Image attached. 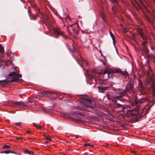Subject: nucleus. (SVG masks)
Masks as SVG:
<instances>
[{
  "label": "nucleus",
  "instance_id": "obj_59",
  "mask_svg": "<svg viewBox=\"0 0 155 155\" xmlns=\"http://www.w3.org/2000/svg\"><path fill=\"white\" fill-rule=\"evenodd\" d=\"M132 152H133H133H135V151H133Z\"/></svg>",
  "mask_w": 155,
  "mask_h": 155
},
{
  "label": "nucleus",
  "instance_id": "obj_5",
  "mask_svg": "<svg viewBox=\"0 0 155 155\" xmlns=\"http://www.w3.org/2000/svg\"><path fill=\"white\" fill-rule=\"evenodd\" d=\"M134 80V79L133 78H130L128 80L124 91H125L126 92V91H129L132 90Z\"/></svg>",
  "mask_w": 155,
  "mask_h": 155
},
{
  "label": "nucleus",
  "instance_id": "obj_49",
  "mask_svg": "<svg viewBox=\"0 0 155 155\" xmlns=\"http://www.w3.org/2000/svg\"><path fill=\"white\" fill-rule=\"evenodd\" d=\"M104 75V78H105H105H106L107 77V75H105V74Z\"/></svg>",
  "mask_w": 155,
  "mask_h": 155
},
{
  "label": "nucleus",
  "instance_id": "obj_35",
  "mask_svg": "<svg viewBox=\"0 0 155 155\" xmlns=\"http://www.w3.org/2000/svg\"><path fill=\"white\" fill-rule=\"evenodd\" d=\"M155 103V101L154 102L153 101H150L149 103V105H150V106L151 107L154 105Z\"/></svg>",
  "mask_w": 155,
  "mask_h": 155
},
{
  "label": "nucleus",
  "instance_id": "obj_29",
  "mask_svg": "<svg viewBox=\"0 0 155 155\" xmlns=\"http://www.w3.org/2000/svg\"><path fill=\"white\" fill-rule=\"evenodd\" d=\"M11 147L10 146L5 145H4L2 147V149H8L10 148Z\"/></svg>",
  "mask_w": 155,
  "mask_h": 155
},
{
  "label": "nucleus",
  "instance_id": "obj_3",
  "mask_svg": "<svg viewBox=\"0 0 155 155\" xmlns=\"http://www.w3.org/2000/svg\"><path fill=\"white\" fill-rule=\"evenodd\" d=\"M53 30L54 31V36L56 38H58L59 35H61L64 38H65V37L63 32L59 28H53Z\"/></svg>",
  "mask_w": 155,
  "mask_h": 155
},
{
  "label": "nucleus",
  "instance_id": "obj_32",
  "mask_svg": "<svg viewBox=\"0 0 155 155\" xmlns=\"http://www.w3.org/2000/svg\"><path fill=\"white\" fill-rule=\"evenodd\" d=\"M4 51V48L2 47L1 45H0V53L3 54V53Z\"/></svg>",
  "mask_w": 155,
  "mask_h": 155
},
{
  "label": "nucleus",
  "instance_id": "obj_10",
  "mask_svg": "<svg viewBox=\"0 0 155 155\" xmlns=\"http://www.w3.org/2000/svg\"><path fill=\"white\" fill-rule=\"evenodd\" d=\"M137 88L140 90V93L142 95H145L146 94V91L142 86V82L139 80V86Z\"/></svg>",
  "mask_w": 155,
  "mask_h": 155
},
{
  "label": "nucleus",
  "instance_id": "obj_11",
  "mask_svg": "<svg viewBox=\"0 0 155 155\" xmlns=\"http://www.w3.org/2000/svg\"><path fill=\"white\" fill-rule=\"evenodd\" d=\"M72 29L75 33L76 34H78L79 30V25L76 23H74V28H72Z\"/></svg>",
  "mask_w": 155,
  "mask_h": 155
},
{
  "label": "nucleus",
  "instance_id": "obj_37",
  "mask_svg": "<svg viewBox=\"0 0 155 155\" xmlns=\"http://www.w3.org/2000/svg\"><path fill=\"white\" fill-rule=\"evenodd\" d=\"M109 33H110V35L112 39H114V35L110 31Z\"/></svg>",
  "mask_w": 155,
  "mask_h": 155
},
{
  "label": "nucleus",
  "instance_id": "obj_23",
  "mask_svg": "<svg viewBox=\"0 0 155 155\" xmlns=\"http://www.w3.org/2000/svg\"><path fill=\"white\" fill-rule=\"evenodd\" d=\"M43 17L46 22L49 23V19L48 17L46 15H43Z\"/></svg>",
  "mask_w": 155,
  "mask_h": 155
},
{
  "label": "nucleus",
  "instance_id": "obj_54",
  "mask_svg": "<svg viewBox=\"0 0 155 155\" xmlns=\"http://www.w3.org/2000/svg\"><path fill=\"white\" fill-rule=\"evenodd\" d=\"M91 146V147H94V146L93 145H91V146Z\"/></svg>",
  "mask_w": 155,
  "mask_h": 155
},
{
  "label": "nucleus",
  "instance_id": "obj_22",
  "mask_svg": "<svg viewBox=\"0 0 155 155\" xmlns=\"http://www.w3.org/2000/svg\"><path fill=\"white\" fill-rule=\"evenodd\" d=\"M77 62H80L83 60L81 56L78 54V56L77 57V59H76Z\"/></svg>",
  "mask_w": 155,
  "mask_h": 155
},
{
  "label": "nucleus",
  "instance_id": "obj_53",
  "mask_svg": "<svg viewBox=\"0 0 155 155\" xmlns=\"http://www.w3.org/2000/svg\"><path fill=\"white\" fill-rule=\"evenodd\" d=\"M45 142L46 143H48V141H45Z\"/></svg>",
  "mask_w": 155,
  "mask_h": 155
},
{
  "label": "nucleus",
  "instance_id": "obj_46",
  "mask_svg": "<svg viewBox=\"0 0 155 155\" xmlns=\"http://www.w3.org/2000/svg\"><path fill=\"white\" fill-rule=\"evenodd\" d=\"M22 138L21 137H16V139L17 140H19L20 139H22Z\"/></svg>",
  "mask_w": 155,
  "mask_h": 155
},
{
  "label": "nucleus",
  "instance_id": "obj_43",
  "mask_svg": "<svg viewBox=\"0 0 155 155\" xmlns=\"http://www.w3.org/2000/svg\"><path fill=\"white\" fill-rule=\"evenodd\" d=\"M74 24H72V25H69L68 27V28H69V27H72V28H73L72 27L73 26H74Z\"/></svg>",
  "mask_w": 155,
  "mask_h": 155
},
{
  "label": "nucleus",
  "instance_id": "obj_20",
  "mask_svg": "<svg viewBox=\"0 0 155 155\" xmlns=\"http://www.w3.org/2000/svg\"><path fill=\"white\" fill-rule=\"evenodd\" d=\"M69 118L72 119L74 121H75L76 122H81V120L80 119H75L73 118L72 117L69 116Z\"/></svg>",
  "mask_w": 155,
  "mask_h": 155
},
{
  "label": "nucleus",
  "instance_id": "obj_9",
  "mask_svg": "<svg viewBox=\"0 0 155 155\" xmlns=\"http://www.w3.org/2000/svg\"><path fill=\"white\" fill-rule=\"evenodd\" d=\"M12 106L13 107H24L26 105L22 101H15L12 103Z\"/></svg>",
  "mask_w": 155,
  "mask_h": 155
},
{
  "label": "nucleus",
  "instance_id": "obj_40",
  "mask_svg": "<svg viewBox=\"0 0 155 155\" xmlns=\"http://www.w3.org/2000/svg\"><path fill=\"white\" fill-rule=\"evenodd\" d=\"M65 20L67 21V20H69V21H71V20L70 18V17L68 16H67L65 18Z\"/></svg>",
  "mask_w": 155,
  "mask_h": 155
},
{
  "label": "nucleus",
  "instance_id": "obj_56",
  "mask_svg": "<svg viewBox=\"0 0 155 155\" xmlns=\"http://www.w3.org/2000/svg\"><path fill=\"white\" fill-rule=\"evenodd\" d=\"M137 4L138 5V6L140 7V8H141L140 6V5H139V4H138L137 3Z\"/></svg>",
  "mask_w": 155,
  "mask_h": 155
},
{
  "label": "nucleus",
  "instance_id": "obj_50",
  "mask_svg": "<svg viewBox=\"0 0 155 155\" xmlns=\"http://www.w3.org/2000/svg\"><path fill=\"white\" fill-rule=\"evenodd\" d=\"M77 113L76 112H74L73 113V115L74 116H75V115L77 114Z\"/></svg>",
  "mask_w": 155,
  "mask_h": 155
},
{
  "label": "nucleus",
  "instance_id": "obj_18",
  "mask_svg": "<svg viewBox=\"0 0 155 155\" xmlns=\"http://www.w3.org/2000/svg\"><path fill=\"white\" fill-rule=\"evenodd\" d=\"M38 15V14H36L34 15H32L31 16H30V19L31 20H35L37 19V17Z\"/></svg>",
  "mask_w": 155,
  "mask_h": 155
},
{
  "label": "nucleus",
  "instance_id": "obj_38",
  "mask_svg": "<svg viewBox=\"0 0 155 155\" xmlns=\"http://www.w3.org/2000/svg\"><path fill=\"white\" fill-rule=\"evenodd\" d=\"M146 99L145 98H142L140 99V102L142 103L143 102L146 101Z\"/></svg>",
  "mask_w": 155,
  "mask_h": 155
},
{
  "label": "nucleus",
  "instance_id": "obj_44",
  "mask_svg": "<svg viewBox=\"0 0 155 155\" xmlns=\"http://www.w3.org/2000/svg\"><path fill=\"white\" fill-rule=\"evenodd\" d=\"M112 2L113 3L115 2V3H117L118 1L117 0H112Z\"/></svg>",
  "mask_w": 155,
  "mask_h": 155
},
{
  "label": "nucleus",
  "instance_id": "obj_25",
  "mask_svg": "<svg viewBox=\"0 0 155 155\" xmlns=\"http://www.w3.org/2000/svg\"><path fill=\"white\" fill-rule=\"evenodd\" d=\"M2 153H5L6 154H8L10 153H15L13 151L10 150H7L2 152Z\"/></svg>",
  "mask_w": 155,
  "mask_h": 155
},
{
  "label": "nucleus",
  "instance_id": "obj_6",
  "mask_svg": "<svg viewBox=\"0 0 155 155\" xmlns=\"http://www.w3.org/2000/svg\"><path fill=\"white\" fill-rule=\"evenodd\" d=\"M48 94H50L51 96H52V94H53L55 96H57L58 94V92L55 91H54L53 92H48L45 91L42 92V96H44L45 97H47L51 100H53V98L51 97L50 96L47 95Z\"/></svg>",
  "mask_w": 155,
  "mask_h": 155
},
{
  "label": "nucleus",
  "instance_id": "obj_4",
  "mask_svg": "<svg viewBox=\"0 0 155 155\" xmlns=\"http://www.w3.org/2000/svg\"><path fill=\"white\" fill-rule=\"evenodd\" d=\"M8 76L9 77H13L11 81L16 82L18 81L19 78L21 77L22 75L17 74L16 72L13 71L10 73L8 74Z\"/></svg>",
  "mask_w": 155,
  "mask_h": 155
},
{
  "label": "nucleus",
  "instance_id": "obj_34",
  "mask_svg": "<svg viewBox=\"0 0 155 155\" xmlns=\"http://www.w3.org/2000/svg\"><path fill=\"white\" fill-rule=\"evenodd\" d=\"M73 47V49L72 51L74 52H77V49L75 47V46H74V45H72Z\"/></svg>",
  "mask_w": 155,
  "mask_h": 155
},
{
  "label": "nucleus",
  "instance_id": "obj_13",
  "mask_svg": "<svg viewBox=\"0 0 155 155\" xmlns=\"http://www.w3.org/2000/svg\"><path fill=\"white\" fill-rule=\"evenodd\" d=\"M138 33L140 35V37L142 38V39L143 40L146 39V37L144 35L143 32V30L141 29L139 30L138 31Z\"/></svg>",
  "mask_w": 155,
  "mask_h": 155
},
{
  "label": "nucleus",
  "instance_id": "obj_58",
  "mask_svg": "<svg viewBox=\"0 0 155 155\" xmlns=\"http://www.w3.org/2000/svg\"><path fill=\"white\" fill-rule=\"evenodd\" d=\"M153 92L155 94V91Z\"/></svg>",
  "mask_w": 155,
  "mask_h": 155
},
{
  "label": "nucleus",
  "instance_id": "obj_17",
  "mask_svg": "<svg viewBox=\"0 0 155 155\" xmlns=\"http://www.w3.org/2000/svg\"><path fill=\"white\" fill-rule=\"evenodd\" d=\"M101 16L102 17L103 21V23L104 25L105 26V24L107 23V21L105 19V15L104 14L101 13Z\"/></svg>",
  "mask_w": 155,
  "mask_h": 155
},
{
  "label": "nucleus",
  "instance_id": "obj_15",
  "mask_svg": "<svg viewBox=\"0 0 155 155\" xmlns=\"http://www.w3.org/2000/svg\"><path fill=\"white\" fill-rule=\"evenodd\" d=\"M146 18L147 20L151 24L153 25H155V16L153 17V18L152 19H151L149 17L147 16L146 17Z\"/></svg>",
  "mask_w": 155,
  "mask_h": 155
},
{
  "label": "nucleus",
  "instance_id": "obj_51",
  "mask_svg": "<svg viewBox=\"0 0 155 155\" xmlns=\"http://www.w3.org/2000/svg\"><path fill=\"white\" fill-rule=\"evenodd\" d=\"M26 132L27 133H29V134H31V131H27Z\"/></svg>",
  "mask_w": 155,
  "mask_h": 155
},
{
  "label": "nucleus",
  "instance_id": "obj_42",
  "mask_svg": "<svg viewBox=\"0 0 155 155\" xmlns=\"http://www.w3.org/2000/svg\"><path fill=\"white\" fill-rule=\"evenodd\" d=\"M39 23L40 24H41L44 23V21L42 19H41V20H40L39 21Z\"/></svg>",
  "mask_w": 155,
  "mask_h": 155
},
{
  "label": "nucleus",
  "instance_id": "obj_2",
  "mask_svg": "<svg viewBox=\"0 0 155 155\" xmlns=\"http://www.w3.org/2000/svg\"><path fill=\"white\" fill-rule=\"evenodd\" d=\"M80 101L85 107L91 109L94 108V107L93 105V101L89 98L87 97H83L81 98Z\"/></svg>",
  "mask_w": 155,
  "mask_h": 155
},
{
  "label": "nucleus",
  "instance_id": "obj_48",
  "mask_svg": "<svg viewBox=\"0 0 155 155\" xmlns=\"http://www.w3.org/2000/svg\"><path fill=\"white\" fill-rule=\"evenodd\" d=\"M113 40L114 44V45H115V38H114V39H113Z\"/></svg>",
  "mask_w": 155,
  "mask_h": 155
},
{
  "label": "nucleus",
  "instance_id": "obj_19",
  "mask_svg": "<svg viewBox=\"0 0 155 155\" xmlns=\"http://www.w3.org/2000/svg\"><path fill=\"white\" fill-rule=\"evenodd\" d=\"M146 44V42L145 41H144L142 44V45L143 48V49L144 50H146V51H145V52H147L148 51V49H147V48H146L145 46V44Z\"/></svg>",
  "mask_w": 155,
  "mask_h": 155
},
{
  "label": "nucleus",
  "instance_id": "obj_45",
  "mask_svg": "<svg viewBox=\"0 0 155 155\" xmlns=\"http://www.w3.org/2000/svg\"><path fill=\"white\" fill-rule=\"evenodd\" d=\"M121 127H123V128H124L125 127V124H121Z\"/></svg>",
  "mask_w": 155,
  "mask_h": 155
},
{
  "label": "nucleus",
  "instance_id": "obj_39",
  "mask_svg": "<svg viewBox=\"0 0 155 155\" xmlns=\"http://www.w3.org/2000/svg\"><path fill=\"white\" fill-rule=\"evenodd\" d=\"M14 124L17 126H20L21 125V123L20 122H17L14 123Z\"/></svg>",
  "mask_w": 155,
  "mask_h": 155
},
{
  "label": "nucleus",
  "instance_id": "obj_7",
  "mask_svg": "<svg viewBox=\"0 0 155 155\" xmlns=\"http://www.w3.org/2000/svg\"><path fill=\"white\" fill-rule=\"evenodd\" d=\"M100 73V74H105V75H107V77L105 78V79L106 80L111 77L113 74V72L112 71H107L106 69L105 70H101Z\"/></svg>",
  "mask_w": 155,
  "mask_h": 155
},
{
  "label": "nucleus",
  "instance_id": "obj_12",
  "mask_svg": "<svg viewBox=\"0 0 155 155\" xmlns=\"http://www.w3.org/2000/svg\"><path fill=\"white\" fill-rule=\"evenodd\" d=\"M99 92L100 93H103L104 92L105 90H106L108 87H102V86H99L98 87Z\"/></svg>",
  "mask_w": 155,
  "mask_h": 155
},
{
  "label": "nucleus",
  "instance_id": "obj_41",
  "mask_svg": "<svg viewBox=\"0 0 155 155\" xmlns=\"http://www.w3.org/2000/svg\"><path fill=\"white\" fill-rule=\"evenodd\" d=\"M84 147H87V146H91V144L90 143H85L84 144Z\"/></svg>",
  "mask_w": 155,
  "mask_h": 155
},
{
  "label": "nucleus",
  "instance_id": "obj_47",
  "mask_svg": "<svg viewBox=\"0 0 155 155\" xmlns=\"http://www.w3.org/2000/svg\"><path fill=\"white\" fill-rule=\"evenodd\" d=\"M150 48H151V49L153 50L154 49V48L153 46H150Z\"/></svg>",
  "mask_w": 155,
  "mask_h": 155
},
{
  "label": "nucleus",
  "instance_id": "obj_1",
  "mask_svg": "<svg viewBox=\"0 0 155 155\" xmlns=\"http://www.w3.org/2000/svg\"><path fill=\"white\" fill-rule=\"evenodd\" d=\"M126 92L125 91H120L119 92H117L115 91H110L108 97V98L111 100V101L114 102V103H117V100H118L122 101V100H124V101L128 100V97L126 96L127 99H124L123 97L125 96Z\"/></svg>",
  "mask_w": 155,
  "mask_h": 155
},
{
  "label": "nucleus",
  "instance_id": "obj_14",
  "mask_svg": "<svg viewBox=\"0 0 155 155\" xmlns=\"http://www.w3.org/2000/svg\"><path fill=\"white\" fill-rule=\"evenodd\" d=\"M151 108V107L150 106H149L146 109H145V108L143 109L142 110V112H145V113L144 114H143V115H142V113H141V117H143V116H144L145 114H147L148 113V111L149 110H150Z\"/></svg>",
  "mask_w": 155,
  "mask_h": 155
},
{
  "label": "nucleus",
  "instance_id": "obj_55",
  "mask_svg": "<svg viewBox=\"0 0 155 155\" xmlns=\"http://www.w3.org/2000/svg\"><path fill=\"white\" fill-rule=\"evenodd\" d=\"M92 78L94 79V80H95V81H96V79H95V78L93 77V78Z\"/></svg>",
  "mask_w": 155,
  "mask_h": 155
},
{
  "label": "nucleus",
  "instance_id": "obj_27",
  "mask_svg": "<svg viewBox=\"0 0 155 155\" xmlns=\"http://www.w3.org/2000/svg\"><path fill=\"white\" fill-rule=\"evenodd\" d=\"M28 12L29 16H31V15H32V13L31 12L30 8L29 7H28Z\"/></svg>",
  "mask_w": 155,
  "mask_h": 155
},
{
  "label": "nucleus",
  "instance_id": "obj_33",
  "mask_svg": "<svg viewBox=\"0 0 155 155\" xmlns=\"http://www.w3.org/2000/svg\"><path fill=\"white\" fill-rule=\"evenodd\" d=\"M121 73L125 77L128 75L127 72L126 71H122Z\"/></svg>",
  "mask_w": 155,
  "mask_h": 155
},
{
  "label": "nucleus",
  "instance_id": "obj_8",
  "mask_svg": "<svg viewBox=\"0 0 155 155\" xmlns=\"http://www.w3.org/2000/svg\"><path fill=\"white\" fill-rule=\"evenodd\" d=\"M112 106L114 108H118L119 109V112H125V110L126 108L125 106H124L120 104L119 103H114L113 104Z\"/></svg>",
  "mask_w": 155,
  "mask_h": 155
},
{
  "label": "nucleus",
  "instance_id": "obj_28",
  "mask_svg": "<svg viewBox=\"0 0 155 155\" xmlns=\"http://www.w3.org/2000/svg\"><path fill=\"white\" fill-rule=\"evenodd\" d=\"M33 125L35 126L36 127L39 129H41V127L40 125H37L35 123H33Z\"/></svg>",
  "mask_w": 155,
  "mask_h": 155
},
{
  "label": "nucleus",
  "instance_id": "obj_57",
  "mask_svg": "<svg viewBox=\"0 0 155 155\" xmlns=\"http://www.w3.org/2000/svg\"><path fill=\"white\" fill-rule=\"evenodd\" d=\"M153 2H154V3H155V0H153Z\"/></svg>",
  "mask_w": 155,
  "mask_h": 155
},
{
  "label": "nucleus",
  "instance_id": "obj_52",
  "mask_svg": "<svg viewBox=\"0 0 155 155\" xmlns=\"http://www.w3.org/2000/svg\"><path fill=\"white\" fill-rule=\"evenodd\" d=\"M78 114L81 115L82 114V113L81 112H79Z\"/></svg>",
  "mask_w": 155,
  "mask_h": 155
},
{
  "label": "nucleus",
  "instance_id": "obj_31",
  "mask_svg": "<svg viewBox=\"0 0 155 155\" xmlns=\"http://www.w3.org/2000/svg\"><path fill=\"white\" fill-rule=\"evenodd\" d=\"M78 107V109L81 111H86L87 110L85 108L83 107Z\"/></svg>",
  "mask_w": 155,
  "mask_h": 155
},
{
  "label": "nucleus",
  "instance_id": "obj_36",
  "mask_svg": "<svg viewBox=\"0 0 155 155\" xmlns=\"http://www.w3.org/2000/svg\"><path fill=\"white\" fill-rule=\"evenodd\" d=\"M140 114V112L139 111V110H137L136 111V112L135 114H134V115H138Z\"/></svg>",
  "mask_w": 155,
  "mask_h": 155
},
{
  "label": "nucleus",
  "instance_id": "obj_30",
  "mask_svg": "<svg viewBox=\"0 0 155 155\" xmlns=\"http://www.w3.org/2000/svg\"><path fill=\"white\" fill-rule=\"evenodd\" d=\"M151 87L154 92L155 91V84L154 83H152L151 84Z\"/></svg>",
  "mask_w": 155,
  "mask_h": 155
},
{
  "label": "nucleus",
  "instance_id": "obj_26",
  "mask_svg": "<svg viewBox=\"0 0 155 155\" xmlns=\"http://www.w3.org/2000/svg\"><path fill=\"white\" fill-rule=\"evenodd\" d=\"M25 152L26 153L32 155L33 154V153L32 152L28 150H25Z\"/></svg>",
  "mask_w": 155,
  "mask_h": 155
},
{
  "label": "nucleus",
  "instance_id": "obj_21",
  "mask_svg": "<svg viewBox=\"0 0 155 155\" xmlns=\"http://www.w3.org/2000/svg\"><path fill=\"white\" fill-rule=\"evenodd\" d=\"M140 2L142 5H143V6L144 7V8H145V10L147 11V12H148L149 13L151 14L150 11V10L149 9V8H150V7H147L145 5H144L143 4V2L141 1H140Z\"/></svg>",
  "mask_w": 155,
  "mask_h": 155
},
{
  "label": "nucleus",
  "instance_id": "obj_24",
  "mask_svg": "<svg viewBox=\"0 0 155 155\" xmlns=\"http://www.w3.org/2000/svg\"><path fill=\"white\" fill-rule=\"evenodd\" d=\"M44 137L45 139L47 140H49V141H51V138L50 136H47L46 135H44Z\"/></svg>",
  "mask_w": 155,
  "mask_h": 155
},
{
  "label": "nucleus",
  "instance_id": "obj_16",
  "mask_svg": "<svg viewBox=\"0 0 155 155\" xmlns=\"http://www.w3.org/2000/svg\"><path fill=\"white\" fill-rule=\"evenodd\" d=\"M9 82V81L7 80H1L0 81V84L2 85V86L4 87Z\"/></svg>",
  "mask_w": 155,
  "mask_h": 155
}]
</instances>
